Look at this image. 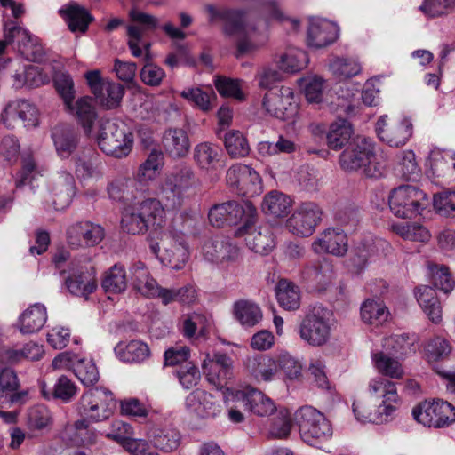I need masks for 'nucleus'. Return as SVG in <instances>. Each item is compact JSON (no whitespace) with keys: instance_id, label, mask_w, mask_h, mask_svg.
Listing matches in <instances>:
<instances>
[{"instance_id":"obj_24","label":"nucleus","mask_w":455,"mask_h":455,"mask_svg":"<svg viewBox=\"0 0 455 455\" xmlns=\"http://www.w3.org/2000/svg\"><path fill=\"white\" fill-rule=\"evenodd\" d=\"M104 236V228L91 221H78L67 229V242L74 249L96 246Z\"/></svg>"},{"instance_id":"obj_59","label":"nucleus","mask_w":455,"mask_h":455,"mask_svg":"<svg viewBox=\"0 0 455 455\" xmlns=\"http://www.w3.org/2000/svg\"><path fill=\"white\" fill-rule=\"evenodd\" d=\"M309 62L307 53L303 50L292 48L283 53L279 60L282 70L289 73H296L305 68Z\"/></svg>"},{"instance_id":"obj_52","label":"nucleus","mask_w":455,"mask_h":455,"mask_svg":"<svg viewBox=\"0 0 455 455\" xmlns=\"http://www.w3.org/2000/svg\"><path fill=\"white\" fill-rule=\"evenodd\" d=\"M180 95L203 112H209L213 108L216 99L214 92L211 89L204 91L200 87H188L180 92Z\"/></svg>"},{"instance_id":"obj_13","label":"nucleus","mask_w":455,"mask_h":455,"mask_svg":"<svg viewBox=\"0 0 455 455\" xmlns=\"http://www.w3.org/2000/svg\"><path fill=\"white\" fill-rule=\"evenodd\" d=\"M76 193V186L73 175L68 172L60 171L48 182L42 199L48 207L60 211L70 204Z\"/></svg>"},{"instance_id":"obj_2","label":"nucleus","mask_w":455,"mask_h":455,"mask_svg":"<svg viewBox=\"0 0 455 455\" xmlns=\"http://www.w3.org/2000/svg\"><path fill=\"white\" fill-rule=\"evenodd\" d=\"M339 165L346 172L361 171L370 178L383 175L385 163L382 156L375 153V145L371 140L356 136L339 156Z\"/></svg>"},{"instance_id":"obj_44","label":"nucleus","mask_w":455,"mask_h":455,"mask_svg":"<svg viewBox=\"0 0 455 455\" xmlns=\"http://www.w3.org/2000/svg\"><path fill=\"white\" fill-rule=\"evenodd\" d=\"M416 298L425 314L435 323L442 320V308L435 291L430 286H420L417 289Z\"/></svg>"},{"instance_id":"obj_54","label":"nucleus","mask_w":455,"mask_h":455,"mask_svg":"<svg viewBox=\"0 0 455 455\" xmlns=\"http://www.w3.org/2000/svg\"><path fill=\"white\" fill-rule=\"evenodd\" d=\"M54 88L67 110L73 109L76 89L73 78L66 72H57L52 78Z\"/></svg>"},{"instance_id":"obj_20","label":"nucleus","mask_w":455,"mask_h":455,"mask_svg":"<svg viewBox=\"0 0 455 455\" xmlns=\"http://www.w3.org/2000/svg\"><path fill=\"white\" fill-rule=\"evenodd\" d=\"M379 140L391 147H402L412 135V124L409 118L387 123V116H381L376 124Z\"/></svg>"},{"instance_id":"obj_17","label":"nucleus","mask_w":455,"mask_h":455,"mask_svg":"<svg viewBox=\"0 0 455 455\" xmlns=\"http://www.w3.org/2000/svg\"><path fill=\"white\" fill-rule=\"evenodd\" d=\"M262 107L268 115L281 120H288L296 115L298 102L293 90L288 86H282L265 94Z\"/></svg>"},{"instance_id":"obj_39","label":"nucleus","mask_w":455,"mask_h":455,"mask_svg":"<svg viewBox=\"0 0 455 455\" xmlns=\"http://www.w3.org/2000/svg\"><path fill=\"white\" fill-rule=\"evenodd\" d=\"M60 435V438L70 445L90 444L95 439L94 433L89 428L88 422L84 419L72 424H67Z\"/></svg>"},{"instance_id":"obj_11","label":"nucleus","mask_w":455,"mask_h":455,"mask_svg":"<svg viewBox=\"0 0 455 455\" xmlns=\"http://www.w3.org/2000/svg\"><path fill=\"white\" fill-rule=\"evenodd\" d=\"M427 195L419 188L403 185L394 188L389 196L391 212L398 218L411 219L424 210Z\"/></svg>"},{"instance_id":"obj_22","label":"nucleus","mask_w":455,"mask_h":455,"mask_svg":"<svg viewBox=\"0 0 455 455\" xmlns=\"http://www.w3.org/2000/svg\"><path fill=\"white\" fill-rule=\"evenodd\" d=\"M311 249L318 255L331 254L335 257H344L348 250L347 234L339 228H326L314 239Z\"/></svg>"},{"instance_id":"obj_3","label":"nucleus","mask_w":455,"mask_h":455,"mask_svg":"<svg viewBox=\"0 0 455 455\" xmlns=\"http://www.w3.org/2000/svg\"><path fill=\"white\" fill-rule=\"evenodd\" d=\"M197 179L190 166H180L165 174L158 184V196L169 209H179L188 197V190L196 188Z\"/></svg>"},{"instance_id":"obj_14","label":"nucleus","mask_w":455,"mask_h":455,"mask_svg":"<svg viewBox=\"0 0 455 455\" xmlns=\"http://www.w3.org/2000/svg\"><path fill=\"white\" fill-rule=\"evenodd\" d=\"M392 250L390 243L382 238L372 235L356 241L351 250L348 267L355 274H361L375 255H387Z\"/></svg>"},{"instance_id":"obj_35","label":"nucleus","mask_w":455,"mask_h":455,"mask_svg":"<svg viewBox=\"0 0 455 455\" xmlns=\"http://www.w3.org/2000/svg\"><path fill=\"white\" fill-rule=\"evenodd\" d=\"M46 320V307L41 303H36L20 315L17 328L22 334H33L44 327Z\"/></svg>"},{"instance_id":"obj_43","label":"nucleus","mask_w":455,"mask_h":455,"mask_svg":"<svg viewBox=\"0 0 455 455\" xmlns=\"http://www.w3.org/2000/svg\"><path fill=\"white\" fill-rule=\"evenodd\" d=\"M243 24L248 28V31L236 33L234 36H238L237 55L251 54L259 49L266 43V36L259 35L254 25L246 21V13L243 14Z\"/></svg>"},{"instance_id":"obj_42","label":"nucleus","mask_w":455,"mask_h":455,"mask_svg":"<svg viewBox=\"0 0 455 455\" xmlns=\"http://www.w3.org/2000/svg\"><path fill=\"white\" fill-rule=\"evenodd\" d=\"M371 361L376 371L383 376L400 379L404 375V370L397 356L386 352H372Z\"/></svg>"},{"instance_id":"obj_23","label":"nucleus","mask_w":455,"mask_h":455,"mask_svg":"<svg viewBox=\"0 0 455 455\" xmlns=\"http://www.w3.org/2000/svg\"><path fill=\"white\" fill-rule=\"evenodd\" d=\"M18 119L22 122L25 127L37 126L39 124V111L36 106L24 99L10 101L1 114V120L7 128H13Z\"/></svg>"},{"instance_id":"obj_61","label":"nucleus","mask_w":455,"mask_h":455,"mask_svg":"<svg viewBox=\"0 0 455 455\" xmlns=\"http://www.w3.org/2000/svg\"><path fill=\"white\" fill-rule=\"evenodd\" d=\"M15 48L27 60L38 61L44 56V49L38 39L28 32V38H16Z\"/></svg>"},{"instance_id":"obj_4","label":"nucleus","mask_w":455,"mask_h":455,"mask_svg":"<svg viewBox=\"0 0 455 455\" xmlns=\"http://www.w3.org/2000/svg\"><path fill=\"white\" fill-rule=\"evenodd\" d=\"M150 248L154 253L163 250L162 259L172 269L184 267L189 258L188 245L185 234L174 228L171 224L164 225L154 238Z\"/></svg>"},{"instance_id":"obj_64","label":"nucleus","mask_w":455,"mask_h":455,"mask_svg":"<svg viewBox=\"0 0 455 455\" xmlns=\"http://www.w3.org/2000/svg\"><path fill=\"white\" fill-rule=\"evenodd\" d=\"M428 270L431 275L432 283L435 288L441 290L444 293H449L453 290L455 281L451 277L447 267L443 265L439 266L437 264H429Z\"/></svg>"},{"instance_id":"obj_25","label":"nucleus","mask_w":455,"mask_h":455,"mask_svg":"<svg viewBox=\"0 0 455 455\" xmlns=\"http://www.w3.org/2000/svg\"><path fill=\"white\" fill-rule=\"evenodd\" d=\"M235 235L244 237L248 249L260 255L268 254L275 247L273 235L267 227H255L254 224L240 226Z\"/></svg>"},{"instance_id":"obj_58","label":"nucleus","mask_w":455,"mask_h":455,"mask_svg":"<svg viewBox=\"0 0 455 455\" xmlns=\"http://www.w3.org/2000/svg\"><path fill=\"white\" fill-rule=\"evenodd\" d=\"M395 171L404 180H413L420 174V168L412 150H404L397 155Z\"/></svg>"},{"instance_id":"obj_12","label":"nucleus","mask_w":455,"mask_h":455,"mask_svg":"<svg viewBox=\"0 0 455 455\" xmlns=\"http://www.w3.org/2000/svg\"><path fill=\"white\" fill-rule=\"evenodd\" d=\"M91 257H84L83 260L75 259L68 266V270H61L66 275L63 279L70 293L87 297L97 288L94 268L90 265Z\"/></svg>"},{"instance_id":"obj_57","label":"nucleus","mask_w":455,"mask_h":455,"mask_svg":"<svg viewBox=\"0 0 455 455\" xmlns=\"http://www.w3.org/2000/svg\"><path fill=\"white\" fill-rule=\"evenodd\" d=\"M124 95V88L115 82L106 81L100 93L95 94L98 102L106 108L111 109L119 106Z\"/></svg>"},{"instance_id":"obj_5","label":"nucleus","mask_w":455,"mask_h":455,"mask_svg":"<svg viewBox=\"0 0 455 455\" xmlns=\"http://www.w3.org/2000/svg\"><path fill=\"white\" fill-rule=\"evenodd\" d=\"M97 141L104 153L121 158L131 152L133 137L124 123L107 119L100 121Z\"/></svg>"},{"instance_id":"obj_60","label":"nucleus","mask_w":455,"mask_h":455,"mask_svg":"<svg viewBox=\"0 0 455 455\" xmlns=\"http://www.w3.org/2000/svg\"><path fill=\"white\" fill-rule=\"evenodd\" d=\"M52 139L57 153L62 158L68 157L76 147V135L70 129L55 127Z\"/></svg>"},{"instance_id":"obj_28","label":"nucleus","mask_w":455,"mask_h":455,"mask_svg":"<svg viewBox=\"0 0 455 455\" xmlns=\"http://www.w3.org/2000/svg\"><path fill=\"white\" fill-rule=\"evenodd\" d=\"M193 159L203 172L212 174L223 167L222 152L218 145L211 142H200L194 147Z\"/></svg>"},{"instance_id":"obj_36","label":"nucleus","mask_w":455,"mask_h":455,"mask_svg":"<svg viewBox=\"0 0 455 455\" xmlns=\"http://www.w3.org/2000/svg\"><path fill=\"white\" fill-rule=\"evenodd\" d=\"M75 172L82 181L99 180L103 175V164L100 156L96 152L84 153L76 160Z\"/></svg>"},{"instance_id":"obj_63","label":"nucleus","mask_w":455,"mask_h":455,"mask_svg":"<svg viewBox=\"0 0 455 455\" xmlns=\"http://www.w3.org/2000/svg\"><path fill=\"white\" fill-rule=\"evenodd\" d=\"M44 355L43 346L34 342H29L24 346L22 349H7L4 351L3 360H6L11 363H18L22 359L37 361Z\"/></svg>"},{"instance_id":"obj_50","label":"nucleus","mask_w":455,"mask_h":455,"mask_svg":"<svg viewBox=\"0 0 455 455\" xmlns=\"http://www.w3.org/2000/svg\"><path fill=\"white\" fill-rule=\"evenodd\" d=\"M279 305L286 310H296L300 306V291L298 286L287 280H280L275 288Z\"/></svg>"},{"instance_id":"obj_21","label":"nucleus","mask_w":455,"mask_h":455,"mask_svg":"<svg viewBox=\"0 0 455 455\" xmlns=\"http://www.w3.org/2000/svg\"><path fill=\"white\" fill-rule=\"evenodd\" d=\"M52 365L54 369L72 368L84 385H92L99 379V371L92 359L79 358L69 352L60 354L52 360Z\"/></svg>"},{"instance_id":"obj_45","label":"nucleus","mask_w":455,"mask_h":455,"mask_svg":"<svg viewBox=\"0 0 455 455\" xmlns=\"http://www.w3.org/2000/svg\"><path fill=\"white\" fill-rule=\"evenodd\" d=\"M233 315L235 320L244 327H252L262 319L259 307L251 300L240 299L233 305Z\"/></svg>"},{"instance_id":"obj_27","label":"nucleus","mask_w":455,"mask_h":455,"mask_svg":"<svg viewBox=\"0 0 455 455\" xmlns=\"http://www.w3.org/2000/svg\"><path fill=\"white\" fill-rule=\"evenodd\" d=\"M339 36L338 26L324 19L310 20L307 44L311 48H323L333 44Z\"/></svg>"},{"instance_id":"obj_56","label":"nucleus","mask_w":455,"mask_h":455,"mask_svg":"<svg viewBox=\"0 0 455 455\" xmlns=\"http://www.w3.org/2000/svg\"><path fill=\"white\" fill-rule=\"evenodd\" d=\"M101 285L107 292L120 293L124 291L127 287L124 267L120 264H115L111 267L106 272Z\"/></svg>"},{"instance_id":"obj_38","label":"nucleus","mask_w":455,"mask_h":455,"mask_svg":"<svg viewBox=\"0 0 455 455\" xmlns=\"http://www.w3.org/2000/svg\"><path fill=\"white\" fill-rule=\"evenodd\" d=\"M228 213L227 225L233 226L241 224H255L257 219V209L249 201L238 203L236 201L226 202Z\"/></svg>"},{"instance_id":"obj_40","label":"nucleus","mask_w":455,"mask_h":455,"mask_svg":"<svg viewBox=\"0 0 455 455\" xmlns=\"http://www.w3.org/2000/svg\"><path fill=\"white\" fill-rule=\"evenodd\" d=\"M147 437L153 446L160 451L170 452L180 444L179 433L171 427L151 426L147 431Z\"/></svg>"},{"instance_id":"obj_26","label":"nucleus","mask_w":455,"mask_h":455,"mask_svg":"<svg viewBox=\"0 0 455 455\" xmlns=\"http://www.w3.org/2000/svg\"><path fill=\"white\" fill-rule=\"evenodd\" d=\"M187 411L199 419L213 418L220 412L219 400L207 391L196 388L185 399Z\"/></svg>"},{"instance_id":"obj_29","label":"nucleus","mask_w":455,"mask_h":455,"mask_svg":"<svg viewBox=\"0 0 455 455\" xmlns=\"http://www.w3.org/2000/svg\"><path fill=\"white\" fill-rule=\"evenodd\" d=\"M334 266L329 259H323L310 262L302 269V279L318 289H324L336 279Z\"/></svg>"},{"instance_id":"obj_6","label":"nucleus","mask_w":455,"mask_h":455,"mask_svg":"<svg viewBox=\"0 0 455 455\" xmlns=\"http://www.w3.org/2000/svg\"><path fill=\"white\" fill-rule=\"evenodd\" d=\"M367 393L377 405L374 420H392L400 405L396 384L382 376L374 377L368 382Z\"/></svg>"},{"instance_id":"obj_55","label":"nucleus","mask_w":455,"mask_h":455,"mask_svg":"<svg viewBox=\"0 0 455 455\" xmlns=\"http://www.w3.org/2000/svg\"><path fill=\"white\" fill-rule=\"evenodd\" d=\"M68 111L76 114L86 133L91 132L93 123L97 117L91 97L85 96L78 99L76 104H73V109Z\"/></svg>"},{"instance_id":"obj_31","label":"nucleus","mask_w":455,"mask_h":455,"mask_svg":"<svg viewBox=\"0 0 455 455\" xmlns=\"http://www.w3.org/2000/svg\"><path fill=\"white\" fill-rule=\"evenodd\" d=\"M206 11L209 14L210 22L221 20L224 22V32L228 36H233L236 33L248 31V28L243 24V14L242 10L220 8L213 5H207Z\"/></svg>"},{"instance_id":"obj_41","label":"nucleus","mask_w":455,"mask_h":455,"mask_svg":"<svg viewBox=\"0 0 455 455\" xmlns=\"http://www.w3.org/2000/svg\"><path fill=\"white\" fill-rule=\"evenodd\" d=\"M60 14L66 20L68 27L72 32L84 33L90 22L92 20L89 12L76 3H71L63 6L60 10Z\"/></svg>"},{"instance_id":"obj_48","label":"nucleus","mask_w":455,"mask_h":455,"mask_svg":"<svg viewBox=\"0 0 455 455\" xmlns=\"http://www.w3.org/2000/svg\"><path fill=\"white\" fill-rule=\"evenodd\" d=\"M19 387L18 378L15 372L8 368L0 371V397L8 398L10 404L22 403L26 392H16Z\"/></svg>"},{"instance_id":"obj_49","label":"nucleus","mask_w":455,"mask_h":455,"mask_svg":"<svg viewBox=\"0 0 455 455\" xmlns=\"http://www.w3.org/2000/svg\"><path fill=\"white\" fill-rule=\"evenodd\" d=\"M329 68L337 79L345 80L359 75L362 65L354 57H333L330 60Z\"/></svg>"},{"instance_id":"obj_15","label":"nucleus","mask_w":455,"mask_h":455,"mask_svg":"<svg viewBox=\"0 0 455 455\" xmlns=\"http://www.w3.org/2000/svg\"><path fill=\"white\" fill-rule=\"evenodd\" d=\"M412 416L425 427H443L455 422V407L442 400L425 401L412 410Z\"/></svg>"},{"instance_id":"obj_46","label":"nucleus","mask_w":455,"mask_h":455,"mask_svg":"<svg viewBox=\"0 0 455 455\" xmlns=\"http://www.w3.org/2000/svg\"><path fill=\"white\" fill-rule=\"evenodd\" d=\"M353 128L345 119L332 123L326 135L327 144L333 150H339L347 146L352 139Z\"/></svg>"},{"instance_id":"obj_8","label":"nucleus","mask_w":455,"mask_h":455,"mask_svg":"<svg viewBox=\"0 0 455 455\" xmlns=\"http://www.w3.org/2000/svg\"><path fill=\"white\" fill-rule=\"evenodd\" d=\"M130 23L126 25L127 44L134 57H140L143 48L148 52L150 44L146 43L143 36L159 27V20L148 12L133 6L128 12Z\"/></svg>"},{"instance_id":"obj_7","label":"nucleus","mask_w":455,"mask_h":455,"mask_svg":"<svg viewBox=\"0 0 455 455\" xmlns=\"http://www.w3.org/2000/svg\"><path fill=\"white\" fill-rule=\"evenodd\" d=\"M116 405L113 393L102 387L85 391L81 396L77 411L86 422H101L110 418Z\"/></svg>"},{"instance_id":"obj_30","label":"nucleus","mask_w":455,"mask_h":455,"mask_svg":"<svg viewBox=\"0 0 455 455\" xmlns=\"http://www.w3.org/2000/svg\"><path fill=\"white\" fill-rule=\"evenodd\" d=\"M243 364L248 375L257 382H270L277 377L275 358L267 355L248 356Z\"/></svg>"},{"instance_id":"obj_53","label":"nucleus","mask_w":455,"mask_h":455,"mask_svg":"<svg viewBox=\"0 0 455 455\" xmlns=\"http://www.w3.org/2000/svg\"><path fill=\"white\" fill-rule=\"evenodd\" d=\"M389 311L380 300L367 299L361 307V317L365 323L379 325L387 321Z\"/></svg>"},{"instance_id":"obj_16","label":"nucleus","mask_w":455,"mask_h":455,"mask_svg":"<svg viewBox=\"0 0 455 455\" xmlns=\"http://www.w3.org/2000/svg\"><path fill=\"white\" fill-rule=\"evenodd\" d=\"M227 182L242 196L253 197L263 191L262 179L251 166L236 164L227 171Z\"/></svg>"},{"instance_id":"obj_18","label":"nucleus","mask_w":455,"mask_h":455,"mask_svg":"<svg viewBox=\"0 0 455 455\" xmlns=\"http://www.w3.org/2000/svg\"><path fill=\"white\" fill-rule=\"evenodd\" d=\"M323 212L313 202L302 203L288 219L286 226L291 233L299 237L311 235L321 221Z\"/></svg>"},{"instance_id":"obj_34","label":"nucleus","mask_w":455,"mask_h":455,"mask_svg":"<svg viewBox=\"0 0 455 455\" xmlns=\"http://www.w3.org/2000/svg\"><path fill=\"white\" fill-rule=\"evenodd\" d=\"M163 146L170 156L181 158L188 155L191 145L188 132L181 128L173 127L164 132Z\"/></svg>"},{"instance_id":"obj_19","label":"nucleus","mask_w":455,"mask_h":455,"mask_svg":"<svg viewBox=\"0 0 455 455\" xmlns=\"http://www.w3.org/2000/svg\"><path fill=\"white\" fill-rule=\"evenodd\" d=\"M203 374L210 385L222 389L233 377V360L224 353L206 354L202 363Z\"/></svg>"},{"instance_id":"obj_32","label":"nucleus","mask_w":455,"mask_h":455,"mask_svg":"<svg viewBox=\"0 0 455 455\" xmlns=\"http://www.w3.org/2000/svg\"><path fill=\"white\" fill-rule=\"evenodd\" d=\"M235 398L251 412L260 417L268 416L276 409L274 402L256 388L250 387L238 391Z\"/></svg>"},{"instance_id":"obj_33","label":"nucleus","mask_w":455,"mask_h":455,"mask_svg":"<svg viewBox=\"0 0 455 455\" xmlns=\"http://www.w3.org/2000/svg\"><path fill=\"white\" fill-rule=\"evenodd\" d=\"M130 280L133 289L140 295L155 299L159 291V284L151 275L145 263L136 261L129 267Z\"/></svg>"},{"instance_id":"obj_10","label":"nucleus","mask_w":455,"mask_h":455,"mask_svg":"<svg viewBox=\"0 0 455 455\" xmlns=\"http://www.w3.org/2000/svg\"><path fill=\"white\" fill-rule=\"evenodd\" d=\"M302 440L309 445H316L318 442L330 438L332 429L324 415L311 406L301 407L296 412Z\"/></svg>"},{"instance_id":"obj_37","label":"nucleus","mask_w":455,"mask_h":455,"mask_svg":"<svg viewBox=\"0 0 455 455\" xmlns=\"http://www.w3.org/2000/svg\"><path fill=\"white\" fill-rule=\"evenodd\" d=\"M116 357L128 363H140L150 356V350L145 342L133 339L125 342H119L114 348Z\"/></svg>"},{"instance_id":"obj_1","label":"nucleus","mask_w":455,"mask_h":455,"mask_svg":"<svg viewBox=\"0 0 455 455\" xmlns=\"http://www.w3.org/2000/svg\"><path fill=\"white\" fill-rule=\"evenodd\" d=\"M166 224L164 209L160 200L148 198L124 208L122 229L132 235H140L151 228V240Z\"/></svg>"},{"instance_id":"obj_47","label":"nucleus","mask_w":455,"mask_h":455,"mask_svg":"<svg viewBox=\"0 0 455 455\" xmlns=\"http://www.w3.org/2000/svg\"><path fill=\"white\" fill-rule=\"evenodd\" d=\"M291 199L287 195L277 190L268 192L262 202V211L275 217H283L290 212Z\"/></svg>"},{"instance_id":"obj_9","label":"nucleus","mask_w":455,"mask_h":455,"mask_svg":"<svg viewBox=\"0 0 455 455\" xmlns=\"http://www.w3.org/2000/svg\"><path fill=\"white\" fill-rule=\"evenodd\" d=\"M331 314L328 309L315 307L299 326L300 339L312 347L325 345L331 338Z\"/></svg>"},{"instance_id":"obj_51","label":"nucleus","mask_w":455,"mask_h":455,"mask_svg":"<svg viewBox=\"0 0 455 455\" xmlns=\"http://www.w3.org/2000/svg\"><path fill=\"white\" fill-rule=\"evenodd\" d=\"M298 84L308 102L319 103L323 100L326 81L322 76L308 75L299 78Z\"/></svg>"},{"instance_id":"obj_62","label":"nucleus","mask_w":455,"mask_h":455,"mask_svg":"<svg viewBox=\"0 0 455 455\" xmlns=\"http://www.w3.org/2000/svg\"><path fill=\"white\" fill-rule=\"evenodd\" d=\"M225 148L232 157H243L249 155L250 146L243 134L236 130H231L225 134Z\"/></svg>"}]
</instances>
